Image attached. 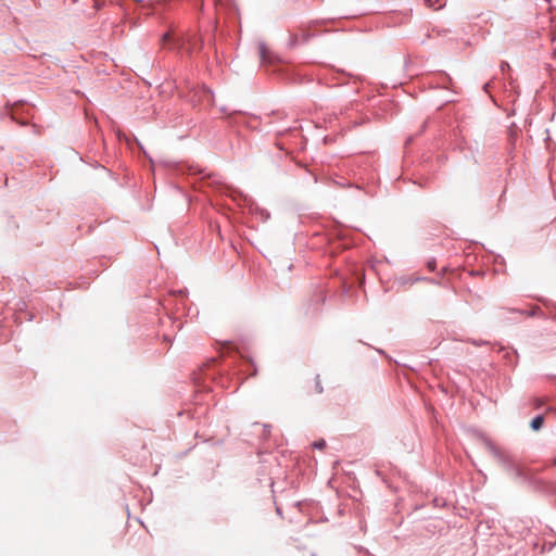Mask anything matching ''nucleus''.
Instances as JSON below:
<instances>
[{
    "label": "nucleus",
    "instance_id": "obj_1",
    "mask_svg": "<svg viewBox=\"0 0 556 556\" xmlns=\"http://www.w3.org/2000/svg\"><path fill=\"white\" fill-rule=\"evenodd\" d=\"M544 422V417L542 415L540 416H536L532 421H531V428L535 431L540 430L542 425Z\"/></svg>",
    "mask_w": 556,
    "mask_h": 556
},
{
    "label": "nucleus",
    "instance_id": "obj_2",
    "mask_svg": "<svg viewBox=\"0 0 556 556\" xmlns=\"http://www.w3.org/2000/svg\"><path fill=\"white\" fill-rule=\"evenodd\" d=\"M425 3L432 10H439L444 5L439 0H425Z\"/></svg>",
    "mask_w": 556,
    "mask_h": 556
},
{
    "label": "nucleus",
    "instance_id": "obj_3",
    "mask_svg": "<svg viewBox=\"0 0 556 556\" xmlns=\"http://www.w3.org/2000/svg\"><path fill=\"white\" fill-rule=\"evenodd\" d=\"M313 446L321 450L326 446V441L323 439L319 441H316V442H314Z\"/></svg>",
    "mask_w": 556,
    "mask_h": 556
},
{
    "label": "nucleus",
    "instance_id": "obj_4",
    "mask_svg": "<svg viewBox=\"0 0 556 556\" xmlns=\"http://www.w3.org/2000/svg\"><path fill=\"white\" fill-rule=\"evenodd\" d=\"M172 40V34L170 33H166L163 35V38H162V43L165 46L167 42H169Z\"/></svg>",
    "mask_w": 556,
    "mask_h": 556
},
{
    "label": "nucleus",
    "instance_id": "obj_5",
    "mask_svg": "<svg viewBox=\"0 0 556 556\" xmlns=\"http://www.w3.org/2000/svg\"><path fill=\"white\" fill-rule=\"evenodd\" d=\"M181 48L186 49L188 53H191L194 49L191 42H188V46H186V43H182Z\"/></svg>",
    "mask_w": 556,
    "mask_h": 556
},
{
    "label": "nucleus",
    "instance_id": "obj_6",
    "mask_svg": "<svg viewBox=\"0 0 556 556\" xmlns=\"http://www.w3.org/2000/svg\"><path fill=\"white\" fill-rule=\"evenodd\" d=\"M435 265H437V264H435V261H433V260H432V261H429V262L427 263V266H428V268H429L430 270H434V269H435Z\"/></svg>",
    "mask_w": 556,
    "mask_h": 556
},
{
    "label": "nucleus",
    "instance_id": "obj_7",
    "mask_svg": "<svg viewBox=\"0 0 556 556\" xmlns=\"http://www.w3.org/2000/svg\"><path fill=\"white\" fill-rule=\"evenodd\" d=\"M542 404H543V401L541 399L533 400V405L535 406V408H539Z\"/></svg>",
    "mask_w": 556,
    "mask_h": 556
},
{
    "label": "nucleus",
    "instance_id": "obj_8",
    "mask_svg": "<svg viewBox=\"0 0 556 556\" xmlns=\"http://www.w3.org/2000/svg\"><path fill=\"white\" fill-rule=\"evenodd\" d=\"M316 391H317L318 393L323 392V388L320 387V382H319V380H318V379L316 380Z\"/></svg>",
    "mask_w": 556,
    "mask_h": 556
},
{
    "label": "nucleus",
    "instance_id": "obj_9",
    "mask_svg": "<svg viewBox=\"0 0 556 556\" xmlns=\"http://www.w3.org/2000/svg\"><path fill=\"white\" fill-rule=\"evenodd\" d=\"M215 5H224V0H215Z\"/></svg>",
    "mask_w": 556,
    "mask_h": 556
},
{
    "label": "nucleus",
    "instance_id": "obj_10",
    "mask_svg": "<svg viewBox=\"0 0 556 556\" xmlns=\"http://www.w3.org/2000/svg\"><path fill=\"white\" fill-rule=\"evenodd\" d=\"M553 465H556V457H555V458H554V460H553Z\"/></svg>",
    "mask_w": 556,
    "mask_h": 556
}]
</instances>
